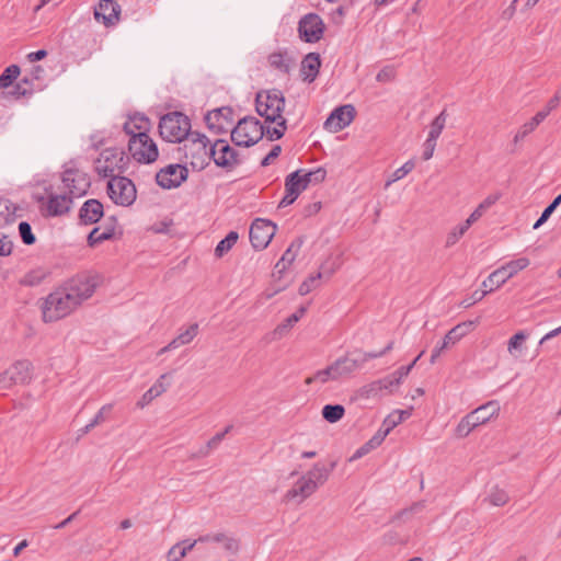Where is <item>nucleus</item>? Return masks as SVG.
Here are the masks:
<instances>
[{"instance_id":"2f4dec72","label":"nucleus","mask_w":561,"mask_h":561,"mask_svg":"<svg viewBox=\"0 0 561 561\" xmlns=\"http://www.w3.org/2000/svg\"><path fill=\"white\" fill-rule=\"evenodd\" d=\"M225 108H218L210 112L206 116V123L209 129L216 130L217 134H221L227 131V126L229 124L228 117L224 115Z\"/></svg>"},{"instance_id":"0eeeda50","label":"nucleus","mask_w":561,"mask_h":561,"mask_svg":"<svg viewBox=\"0 0 561 561\" xmlns=\"http://www.w3.org/2000/svg\"><path fill=\"white\" fill-rule=\"evenodd\" d=\"M264 136V126L252 116L240 119L231 130V140L237 146L250 147Z\"/></svg>"},{"instance_id":"20e7f679","label":"nucleus","mask_w":561,"mask_h":561,"mask_svg":"<svg viewBox=\"0 0 561 561\" xmlns=\"http://www.w3.org/2000/svg\"><path fill=\"white\" fill-rule=\"evenodd\" d=\"M159 133L169 142H182L192 133L190 118L181 112L168 113L160 118Z\"/></svg>"},{"instance_id":"dca6fc26","label":"nucleus","mask_w":561,"mask_h":561,"mask_svg":"<svg viewBox=\"0 0 561 561\" xmlns=\"http://www.w3.org/2000/svg\"><path fill=\"white\" fill-rule=\"evenodd\" d=\"M188 171L181 164H169L156 174V181L162 188H175L187 179Z\"/></svg>"},{"instance_id":"c756f323","label":"nucleus","mask_w":561,"mask_h":561,"mask_svg":"<svg viewBox=\"0 0 561 561\" xmlns=\"http://www.w3.org/2000/svg\"><path fill=\"white\" fill-rule=\"evenodd\" d=\"M336 380H340V378H339L336 369L332 363L324 369L318 370L313 375L306 378L305 383L306 385H311V383L324 385L329 381H336Z\"/></svg>"},{"instance_id":"c9c22d12","label":"nucleus","mask_w":561,"mask_h":561,"mask_svg":"<svg viewBox=\"0 0 561 561\" xmlns=\"http://www.w3.org/2000/svg\"><path fill=\"white\" fill-rule=\"evenodd\" d=\"M447 112L446 110H443L431 123L430 131H428V139L437 141L438 137L440 136L443 129L445 128L446 122H447Z\"/></svg>"},{"instance_id":"6e6552de","label":"nucleus","mask_w":561,"mask_h":561,"mask_svg":"<svg viewBox=\"0 0 561 561\" xmlns=\"http://www.w3.org/2000/svg\"><path fill=\"white\" fill-rule=\"evenodd\" d=\"M106 188L111 201L118 206L128 207L136 201L137 190L128 178L113 176L108 180Z\"/></svg>"},{"instance_id":"f8f14e48","label":"nucleus","mask_w":561,"mask_h":561,"mask_svg":"<svg viewBox=\"0 0 561 561\" xmlns=\"http://www.w3.org/2000/svg\"><path fill=\"white\" fill-rule=\"evenodd\" d=\"M32 365L27 360H19L0 374V390H8L15 385H24L31 380Z\"/></svg>"},{"instance_id":"423d86ee","label":"nucleus","mask_w":561,"mask_h":561,"mask_svg":"<svg viewBox=\"0 0 561 561\" xmlns=\"http://www.w3.org/2000/svg\"><path fill=\"white\" fill-rule=\"evenodd\" d=\"M128 157L122 149L106 148L94 162L96 173L103 178L117 176L116 173H123L126 170Z\"/></svg>"},{"instance_id":"393cba45","label":"nucleus","mask_w":561,"mask_h":561,"mask_svg":"<svg viewBox=\"0 0 561 561\" xmlns=\"http://www.w3.org/2000/svg\"><path fill=\"white\" fill-rule=\"evenodd\" d=\"M321 59L318 53H309L301 61L300 73L304 81L313 82L319 73Z\"/></svg>"},{"instance_id":"c03bdc74","label":"nucleus","mask_w":561,"mask_h":561,"mask_svg":"<svg viewBox=\"0 0 561 561\" xmlns=\"http://www.w3.org/2000/svg\"><path fill=\"white\" fill-rule=\"evenodd\" d=\"M239 236L236 231H230L216 247L215 253L217 256H222L227 253L237 242Z\"/></svg>"},{"instance_id":"58836bf2","label":"nucleus","mask_w":561,"mask_h":561,"mask_svg":"<svg viewBox=\"0 0 561 561\" xmlns=\"http://www.w3.org/2000/svg\"><path fill=\"white\" fill-rule=\"evenodd\" d=\"M345 413V409L341 404H327L322 408V417L329 423L339 422Z\"/></svg>"},{"instance_id":"5fc2aeb1","label":"nucleus","mask_w":561,"mask_h":561,"mask_svg":"<svg viewBox=\"0 0 561 561\" xmlns=\"http://www.w3.org/2000/svg\"><path fill=\"white\" fill-rule=\"evenodd\" d=\"M19 232H20V237H21L22 241L25 244L31 245V244L35 243L36 238L34 236V233L32 232V227L28 222L21 221L19 224Z\"/></svg>"},{"instance_id":"e433bc0d","label":"nucleus","mask_w":561,"mask_h":561,"mask_svg":"<svg viewBox=\"0 0 561 561\" xmlns=\"http://www.w3.org/2000/svg\"><path fill=\"white\" fill-rule=\"evenodd\" d=\"M49 275L48 271L43 267H37L28 273H26L21 279V284L25 286H37L39 285L47 276Z\"/></svg>"},{"instance_id":"e2e57ef3","label":"nucleus","mask_w":561,"mask_h":561,"mask_svg":"<svg viewBox=\"0 0 561 561\" xmlns=\"http://www.w3.org/2000/svg\"><path fill=\"white\" fill-rule=\"evenodd\" d=\"M224 545V548L231 552L236 553L239 550V542L233 537H230L224 533V539H221V542Z\"/></svg>"},{"instance_id":"4be33fe9","label":"nucleus","mask_w":561,"mask_h":561,"mask_svg":"<svg viewBox=\"0 0 561 561\" xmlns=\"http://www.w3.org/2000/svg\"><path fill=\"white\" fill-rule=\"evenodd\" d=\"M103 216V204L95 198L85 201L79 210V219L83 225L96 224Z\"/></svg>"},{"instance_id":"79ce46f5","label":"nucleus","mask_w":561,"mask_h":561,"mask_svg":"<svg viewBox=\"0 0 561 561\" xmlns=\"http://www.w3.org/2000/svg\"><path fill=\"white\" fill-rule=\"evenodd\" d=\"M390 381L385 378L373 381L362 388V394L369 398L377 396L381 390H391Z\"/></svg>"},{"instance_id":"bb28decb","label":"nucleus","mask_w":561,"mask_h":561,"mask_svg":"<svg viewBox=\"0 0 561 561\" xmlns=\"http://www.w3.org/2000/svg\"><path fill=\"white\" fill-rule=\"evenodd\" d=\"M500 412V403L495 400L489 401L485 404L477 408L469 413L472 421L477 426L486 423L493 416H496Z\"/></svg>"},{"instance_id":"ddd939ff","label":"nucleus","mask_w":561,"mask_h":561,"mask_svg":"<svg viewBox=\"0 0 561 561\" xmlns=\"http://www.w3.org/2000/svg\"><path fill=\"white\" fill-rule=\"evenodd\" d=\"M210 159L215 164L228 171L234 169L239 163V154L236 149L229 146L227 140L217 139L209 147Z\"/></svg>"},{"instance_id":"473e14b6","label":"nucleus","mask_w":561,"mask_h":561,"mask_svg":"<svg viewBox=\"0 0 561 561\" xmlns=\"http://www.w3.org/2000/svg\"><path fill=\"white\" fill-rule=\"evenodd\" d=\"M508 493L506 490L500 488L499 485H493L484 499V502H488L492 506H504L508 503Z\"/></svg>"},{"instance_id":"603ef678","label":"nucleus","mask_w":561,"mask_h":561,"mask_svg":"<svg viewBox=\"0 0 561 561\" xmlns=\"http://www.w3.org/2000/svg\"><path fill=\"white\" fill-rule=\"evenodd\" d=\"M106 240H110V233L103 232L102 227L93 228L88 236V244L90 247H95Z\"/></svg>"},{"instance_id":"4c0bfd02","label":"nucleus","mask_w":561,"mask_h":561,"mask_svg":"<svg viewBox=\"0 0 561 561\" xmlns=\"http://www.w3.org/2000/svg\"><path fill=\"white\" fill-rule=\"evenodd\" d=\"M299 248L300 244L291 243L289 248L284 252V254L275 265V268L279 273L285 271L295 261Z\"/></svg>"},{"instance_id":"ea45409f","label":"nucleus","mask_w":561,"mask_h":561,"mask_svg":"<svg viewBox=\"0 0 561 561\" xmlns=\"http://www.w3.org/2000/svg\"><path fill=\"white\" fill-rule=\"evenodd\" d=\"M528 335L524 331H519L516 334H514L507 343V351L508 353L517 357V354H520L524 350L525 341L527 340Z\"/></svg>"},{"instance_id":"39448f33","label":"nucleus","mask_w":561,"mask_h":561,"mask_svg":"<svg viewBox=\"0 0 561 561\" xmlns=\"http://www.w3.org/2000/svg\"><path fill=\"white\" fill-rule=\"evenodd\" d=\"M285 108V98L282 91L272 89L257 92L255 98V110L265 118V122H274L284 118L282 113Z\"/></svg>"},{"instance_id":"1a4fd4ad","label":"nucleus","mask_w":561,"mask_h":561,"mask_svg":"<svg viewBox=\"0 0 561 561\" xmlns=\"http://www.w3.org/2000/svg\"><path fill=\"white\" fill-rule=\"evenodd\" d=\"M91 185L89 175L76 168L66 169L61 175L62 192H66L71 198H80L87 194Z\"/></svg>"},{"instance_id":"6ab92c4d","label":"nucleus","mask_w":561,"mask_h":561,"mask_svg":"<svg viewBox=\"0 0 561 561\" xmlns=\"http://www.w3.org/2000/svg\"><path fill=\"white\" fill-rule=\"evenodd\" d=\"M302 170H296L295 172H291L288 174L285 179V196L279 202L278 207H287L291 205L297 197L300 195L301 192H304L306 188L304 187L301 180H300V173Z\"/></svg>"},{"instance_id":"f257e3e1","label":"nucleus","mask_w":561,"mask_h":561,"mask_svg":"<svg viewBox=\"0 0 561 561\" xmlns=\"http://www.w3.org/2000/svg\"><path fill=\"white\" fill-rule=\"evenodd\" d=\"M96 287V277L90 275H77L64 282L43 299V321L50 323L68 317L93 296Z\"/></svg>"},{"instance_id":"b1692460","label":"nucleus","mask_w":561,"mask_h":561,"mask_svg":"<svg viewBox=\"0 0 561 561\" xmlns=\"http://www.w3.org/2000/svg\"><path fill=\"white\" fill-rule=\"evenodd\" d=\"M333 365L336 369L339 378L341 379L362 368L363 360L358 359L356 353H351L346 356L337 358L335 362H333Z\"/></svg>"},{"instance_id":"9b49d317","label":"nucleus","mask_w":561,"mask_h":561,"mask_svg":"<svg viewBox=\"0 0 561 561\" xmlns=\"http://www.w3.org/2000/svg\"><path fill=\"white\" fill-rule=\"evenodd\" d=\"M130 156L140 163H151L158 158V147L147 133H141L128 140Z\"/></svg>"},{"instance_id":"3c124183","label":"nucleus","mask_w":561,"mask_h":561,"mask_svg":"<svg viewBox=\"0 0 561 561\" xmlns=\"http://www.w3.org/2000/svg\"><path fill=\"white\" fill-rule=\"evenodd\" d=\"M299 321V316L297 313L290 314L288 318H286L282 323H279L275 330L274 335L276 336H283L285 333H287L297 322Z\"/></svg>"},{"instance_id":"6e6d98bb","label":"nucleus","mask_w":561,"mask_h":561,"mask_svg":"<svg viewBox=\"0 0 561 561\" xmlns=\"http://www.w3.org/2000/svg\"><path fill=\"white\" fill-rule=\"evenodd\" d=\"M537 126L529 119L520 128L517 130V133L514 136V142L518 144L523 141L529 134H531Z\"/></svg>"},{"instance_id":"a878e982","label":"nucleus","mask_w":561,"mask_h":561,"mask_svg":"<svg viewBox=\"0 0 561 561\" xmlns=\"http://www.w3.org/2000/svg\"><path fill=\"white\" fill-rule=\"evenodd\" d=\"M411 415L409 410H394L390 414L386 416L380 428L377 431V435L381 436L380 438L385 440V438L390 434V432L397 427L400 423H402L405 419Z\"/></svg>"},{"instance_id":"a18cd8bd","label":"nucleus","mask_w":561,"mask_h":561,"mask_svg":"<svg viewBox=\"0 0 561 561\" xmlns=\"http://www.w3.org/2000/svg\"><path fill=\"white\" fill-rule=\"evenodd\" d=\"M380 437L381 436H378L377 434H375L367 443H365L362 447H359L355 451L352 459H358V458L365 456L366 454H368L369 451H371L373 449L380 446L381 443L383 442Z\"/></svg>"},{"instance_id":"c85d7f7f","label":"nucleus","mask_w":561,"mask_h":561,"mask_svg":"<svg viewBox=\"0 0 561 561\" xmlns=\"http://www.w3.org/2000/svg\"><path fill=\"white\" fill-rule=\"evenodd\" d=\"M149 130V119L142 115H135L129 117L124 124V131L134 138V136L147 133Z\"/></svg>"},{"instance_id":"09e8293b","label":"nucleus","mask_w":561,"mask_h":561,"mask_svg":"<svg viewBox=\"0 0 561 561\" xmlns=\"http://www.w3.org/2000/svg\"><path fill=\"white\" fill-rule=\"evenodd\" d=\"M477 427L476 423L470 417L469 413L461 419L459 424L456 427V435L458 437H466L468 436L472 430Z\"/></svg>"},{"instance_id":"4d7b16f0","label":"nucleus","mask_w":561,"mask_h":561,"mask_svg":"<svg viewBox=\"0 0 561 561\" xmlns=\"http://www.w3.org/2000/svg\"><path fill=\"white\" fill-rule=\"evenodd\" d=\"M489 293L488 288H483V290H476L470 298H466L461 301V306L463 308H469L476 302L482 300Z\"/></svg>"},{"instance_id":"aec40b11","label":"nucleus","mask_w":561,"mask_h":561,"mask_svg":"<svg viewBox=\"0 0 561 561\" xmlns=\"http://www.w3.org/2000/svg\"><path fill=\"white\" fill-rule=\"evenodd\" d=\"M340 267V263L332 262L329 265V262H325L321 265V271L314 275H310L306 280H304L299 286V294L305 296L309 294L311 290L319 286L320 279L325 276L327 278L331 277L335 273V271Z\"/></svg>"},{"instance_id":"412c9836","label":"nucleus","mask_w":561,"mask_h":561,"mask_svg":"<svg viewBox=\"0 0 561 561\" xmlns=\"http://www.w3.org/2000/svg\"><path fill=\"white\" fill-rule=\"evenodd\" d=\"M471 324L472 322L462 323L449 330L444 336L443 342L433 350L431 355V363L434 364L444 350L448 348L450 345L456 344L462 336H465L467 333L466 328L470 327Z\"/></svg>"},{"instance_id":"0e129e2a","label":"nucleus","mask_w":561,"mask_h":561,"mask_svg":"<svg viewBox=\"0 0 561 561\" xmlns=\"http://www.w3.org/2000/svg\"><path fill=\"white\" fill-rule=\"evenodd\" d=\"M221 539H224V533H215V534H207L199 536L197 539L193 540V542H221Z\"/></svg>"},{"instance_id":"f704fd0d","label":"nucleus","mask_w":561,"mask_h":561,"mask_svg":"<svg viewBox=\"0 0 561 561\" xmlns=\"http://www.w3.org/2000/svg\"><path fill=\"white\" fill-rule=\"evenodd\" d=\"M195 547V542L193 541H182L174 545L168 552L169 561H181L188 551H191Z\"/></svg>"},{"instance_id":"f3484780","label":"nucleus","mask_w":561,"mask_h":561,"mask_svg":"<svg viewBox=\"0 0 561 561\" xmlns=\"http://www.w3.org/2000/svg\"><path fill=\"white\" fill-rule=\"evenodd\" d=\"M355 114L356 111L352 104L341 105L329 115L324 122V127L332 133H337L353 122Z\"/></svg>"},{"instance_id":"a19ab883","label":"nucleus","mask_w":561,"mask_h":561,"mask_svg":"<svg viewBox=\"0 0 561 561\" xmlns=\"http://www.w3.org/2000/svg\"><path fill=\"white\" fill-rule=\"evenodd\" d=\"M426 507L425 501H419L413 503L407 508L401 510L396 516V519H400L402 522H408L412 517L421 514Z\"/></svg>"},{"instance_id":"9d476101","label":"nucleus","mask_w":561,"mask_h":561,"mask_svg":"<svg viewBox=\"0 0 561 561\" xmlns=\"http://www.w3.org/2000/svg\"><path fill=\"white\" fill-rule=\"evenodd\" d=\"M529 265V260L526 257H519L513 260L503 266L492 272L486 279L482 282V287L488 288L489 291H493L505 284L510 278L516 275L519 271H523Z\"/></svg>"},{"instance_id":"864d4df0","label":"nucleus","mask_w":561,"mask_h":561,"mask_svg":"<svg viewBox=\"0 0 561 561\" xmlns=\"http://www.w3.org/2000/svg\"><path fill=\"white\" fill-rule=\"evenodd\" d=\"M412 369V365L402 366L396 370L392 375L387 376L386 379L390 381L389 386L392 389L400 385L403 377L408 376Z\"/></svg>"},{"instance_id":"72a5a7b5","label":"nucleus","mask_w":561,"mask_h":561,"mask_svg":"<svg viewBox=\"0 0 561 561\" xmlns=\"http://www.w3.org/2000/svg\"><path fill=\"white\" fill-rule=\"evenodd\" d=\"M198 334V324L192 323L185 331L181 332L176 337L171 341V347L175 350L190 344Z\"/></svg>"},{"instance_id":"4468645a","label":"nucleus","mask_w":561,"mask_h":561,"mask_svg":"<svg viewBox=\"0 0 561 561\" xmlns=\"http://www.w3.org/2000/svg\"><path fill=\"white\" fill-rule=\"evenodd\" d=\"M276 232V225L271 220L256 218L250 227V242L256 250L265 249Z\"/></svg>"},{"instance_id":"de8ad7c7","label":"nucleus","mask_w":561,"mask_h":561,"mask_svg":"<svg viewBox=\"0 0 561 561\" xmlns=\"http://www.w3.org/2000/svg\"><path fill=\"white\" fill-rule=\"evenodd\" d=\"M469 228L470 226H468L466 222H462L453 228L451 231L446 237V247L449 248L456 244Z\"/></svg>"},{"instance_id":"69168bd1","label":"nucleus","mask_w":561,"mask_h":561,"mask_svg":"<svg viewBox=\"0 0 561 561\" xmlns=\"http://www.w3.org/2000/svg\"><path fill=\"white\" fill-rule=\"evenodd\" d=\"M423 159L424 160H430L433 154H434V151H435V148H436V141L435 140H432V139H428L426 138V140L424 141L423 144Z\"/></svg>"},{"instance_id":"338daca9","label":"nucleus","mask_w":561,"mask_h":561,"mask_svg":"<svg viewBox=\"0 0 561 561\" xmlns=\"http://www.w3.org/2000/svg\"><path fill=\"white\" fill-rule=\"evenodd\" d=\"M282 152V147L279 145L274 146L268 154L261 161L262 167H267L270 162L277 158Z\"/></svg>"},{"instance_id":"2eb2a0df","label":"nucleus","mask_w":561,"mask_h":561,"mask_svg":"<svg viewBox=\"0 0 561 561\" xmlns=\"http://www.w3.org/2000/svg\"><path fill=\"white\" fill-rule=\"evenodd\" d=\"M298 33L306 43H317L323 36L324 23L318 14L308 13L300 19Z\"/></svg>"},{"instance_id":"5701e85b","label":"nucleus","mask_w":561,"mask_h":561,"mask_svg":"<svg viewBox=\"0 0 561 561\" xmlns=\"http://www.w3.org/2000/svg\"><path fill=\"white\" fill-rule=\"evenodd\" d=\"M71 196H68L66 192L59 194H49L47 202V214L49 216H61L67 214L72 204Z\"/></svg>"},{"instance_id":"7ed1b4c3","label":"nucleus","mask_w":561,"mask_h":561,"mask_svg":"<svg viewBox=\"0 0 561 561\" xmlns=\"http://www.w3.org/2000/svg\"><path fill=\"white\" fill-rule=\"evenodd\" d=\"M210 142L208 138L199 133H191L179 148L186 163H190L194 170H203L210 160Z\"/></svg>"},{"instance_id":"8fccbe9b","label":"nucleus","mask_w":561,"mask_h":561,"mask_svg":"<svg viewBox=\"0 0 561 561\" xmlns=\"http://www.w3.org/2000/svg\"><path fill=\"white\" fill-rule=\"evenodd\" d=\"M14 220V211L8 199H0V226L8 225Z\"/></svg>"},{"instance_id":"cd10ccee","label":"nucleus","mask_w":561,"mask_h":561,"mask_svg":"<svg viewBox=\"0 0 561 561\" xmlns=\"http://www.w3.org/2000/svg\"><path fill=\"white\" fill-rule=\"evenodd\" d=\"M169 374H162L159 379L142 394L140 400L137 402V407L145 408L148 405L154 398L161 396L167 391L169 383L165 382Z\"/></svg>"},{"instance_id":"7c9ffc66","label":"nucleus","mask_w":561,"mask_h":561,"mask_svg":"<svg viewBox=\"0 0 561 561\" xmlns=\"http://www.w3.org/2000/svg\"><path fill=\"white\" fill-rule=\"evenodd\" d=\"M268 64L272 68L287 75L290 71L293 59L287 51H275L268 56Z\"/></svg>"},{"instance_id":"052dcab7","label":"nucleus","mask_w":561,"mask_h":561,"mask_svg":"<svg viewBox=\"0 0 561 561\" xmlns=\"http://www.w3.org/2000/svg\"><path fill=\"white\" fill-rule=\"evenodd\" d=\"M415 164L412 160L407 161L403 165H401L399 169H397L393 172V180H401L405 175H408L413 169Z\"/></svg>"},{"instance_id":"680f3d73","label":"nucleus","mask_w":561,"mask_h":561,"mask_svg":"<svg viewBox=\"0 0 561 561\" xmlns=\"http://www.w3.org/2000/svg\"><path fill=\"white\" fill-rule=\"evenodd\" d=\"M12 249H13L12 241L3 233H0V256L10 255L12 252Z\"/></svg>"},{"instance_id":"bf43d9fd","label":"nucleus","mask_w":561,"mask_h":561,"mask_svg":"<svg viewBox=\"0 0 561 561\" xmlns=\"http://www.w3.org/2000/svg\"><path fill=\"white\" fill-rule=\"evenodd\" d=\"M113 404L108 403L103 405L99 412L95 414V416L90 421L92 425L98 426L105 422L107 414L112 411Z\"/></svg>"},{"instance_id":"13d9d810","label":"nucleus","mask_w":561,"mask_h":561,"mask_svg":"<svg viewBox=\"0 0 561 561\" xmlns=\"http://www.w3.org/2000/svg\"><path fill=\"white\" fill-rule=\"evenodd\" d=\"M396 77V69L392 66L383 67L376 76L378 82H390Z\"/></svg>"},{"instance_id":"37998d69","label":"nucleus","mask_w":561,"mask_h":561,"mask_svg":"<svg viewBox=\"0 0 561 561\" xmlns=\"http://www.w3.org/2000/svg\"><path fill=\"white\" fill-rule=\"evenodd\" d=\"M21 69L18 65L7 67L0 75V89L9 88L20 76Z\"/></svg>"},{"instance_id":"a211bd4d","label":"nucleus","mask_w":561,"mask_h":561,"mask_svg":"<svg viewBox=\"0 0 561 561\" xmlns=\"http://www.w3.org/2000/svg\"><path fill=\"white\" fill-rule=\"evenodd\" d=\"M121 7L114 0H100L94 9V18L105 26H113L119 21Z\"/></svg>"},{"instance_id":"774afa93","label":"nucleus","mask_w":561,"mask_h":561,"mask_svg":"<svg viewBox=\"0 0 561 561\" xmlns=\"http://www.w3.org/2000/svg\"><path fill=\"white\" fill-rule=\"evenodd\" d=\"M500 197H501L500 193L489 195L488 197H485L483 199V202H481L479 204L480 208L484 209L486 211L491 206H493L500 199Z\"/></svg>"},{"instance_id":"f03ea898","label":"nucleus","mask_w":561,"mask_h":561,"mask_svg":"<svg viewBox=\"0 0 561 561\" xmlns=\"http://www.w3.org/2000/svg\"><path fill=\"white\" fill-rule=\"evenodd\" d=\"M334 466L335 462H332L330 467L321 462L314 463L313 467L302 474L285 493L284 501L302 503L328 481Z\"/></svg>"},{"instance_id":"49530a36","label":"nucleus","mask_w":561,"mask_h":561,"mask_svg":"<svg viewBox=\"0 0 561 561\" xmlns=\"http://www.w3.org/2000/svg\"><path fill=\"white\" fill-rule=\"evenodd\" d=\"M273 123H276V127H273V128L267 127L266 129L264 128V135H266L270 140L280 139L284 136L285 130L287 128L286 119L280 118V119L274 121Z\"/></svg>"}]
</instances>
